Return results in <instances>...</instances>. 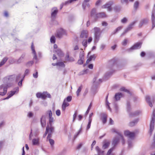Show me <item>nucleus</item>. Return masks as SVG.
Instances as JSON below:
<instances>
[{
	"label": "nucleus",
	"instance_id": "58",
	"mask_svg": "<svg viewBox=\"0 0 155 155\" xmlns=\"http://www.w3.org/2000/svg\"><path fill=\"white\" fill-rule=\"evenodd\" d=\"M49 141L51 146L52 147L53 146L54 143V140L51 139L50 138L49 139Z\"/></svg>",
	"mask_w": 155,
	"mask_h": 155
},
{
	"label": "nucleus",
	"instance_id": "46",
	"mask_svg": "<svg viewBox=\"0 0 155 155\" xmlns=\"http://www.w3.org/2000/svg\"><path fill=\"white\" fill-rule=\"evenodd\" d=\"M130 95L132 96L133 98V101L134 102H135L138 100V97L137 96H136L135 94L132 93V95Z\"/></svg>",
	"mask_w": 155,
	"mask_h": 155
},
{
	"label": "nucleus",
	"instance_id": "45",
	"mask_svg": "<svg viewBox=\"0 0 155 155\" xmlns=\"http://www.w3.org/2000/svg\"><path fill=\"white\" fill-rule=\"evenodd\" d=\"M123 27L122 26H119L112 33V34H115L116 33L118 32V31L120 30Z\"/></svg>",
	"mask_w": 155,
	"mask_h": 155
},
{
	"label": "nucleus",
	"instance_id": "31",
	"mask_svg": "<svg viewBox=\"0 0 155 155\" xmlns=\"http://www.w3.org/2000/svg\"><path fill=\"white\" fill-rule=\"evenodd\" d=\"M44 92H43L42 93H37L36 94V96L38 98H41L43 99H45V97L44 96Z\"/></svg>",
	"mask_w": 155,
	"mask_h": 155
},
{
	"label": "nucleus",
	"instance_id": "6",
	"mask_svg": "<svg viewBox=\"0 0 155 155\" xmlns=\"http://www.w3.org/2000/svg\"><path fill=\"white\" fill-rule=\"evenodd\" d=\"M46 113L48 114L49 116V124L50 127L52 126V123L54 122V118L52 117V113L51 110H47Z\"/></svg>",
	"mask_w": 155,
	"mask_h": 155
},
{
	"label": "nucleus",
	"instance_id": "18",
	"mask_svg": "<svg viewBox=\"0 0 155 155\" xmlns=\"http://www.w3.org/2000/svg\"><path fill=\"white\" fill-rule=\"evenodd\" d=\"M97 78V76L95 77L93 79V85L92 87V89H94L96 88L98 85L99 84V83L97 82H96V80Z\"/></svg>",
	"mask_w": 155,
	"mask_h": 155
},
{
	"label": "nucleus",
	"instance_id": "59",
	"mask_svg": "<svg viewBox=\"0 0 155 155\" xmlns=\"http://www.w3.org/2000/svg\"><path fill=\"white\" fill-rule=\"evenodd\" d=\"M119 136L121 138L122 143V144L123 145H124L125 143V140H124V137L123 135L122 134H121Z\"/></svg>",
	"mask_w": 155,
	"mask_h": 155
},
{
	"label": "nucleus",
	"instance_id": "16",
	"mask_svg": "<svg viewBox=\"0 0 155 155\" xmlns=\"http://www.w3.org/2000/svg\"><path fill=\"white\" fill-rule=\"evenodd\" d=\"M148 22V19L147 18H145L142 19L140 21L139 25V28L142 27L143 25H145L147 24Z\"/></svg>",
	"mask_w": 155,
	"mask_h": 155
},
{
	"label": "nucleus",
	"instance_id": "8",
	"mask_svg": "<svg viewBox=\"0 0 155 155\" xmlns=\"http://www.w3.org/2000/svg\"><path fill=\"white\" fill-rule=\"evenodd\" d=\"M14 91H11L10 92V94L6 97L4 98L1 100H4L8 99L10 97L13 96L16 92H18L19 91V88L18 87H15L14 89Z\"/></svg>",
	"mask_w": 155,
	"mask_h": 155
},
{
	"label": "nucleus",
	"instance_id": "28",
	"mask_svg": "<svg viewBox=\"0 0 155 155\" xmlns=\"http://www.w3.org/2000/svg\"><path fill=\"white\" fill-rule=\"evenodd\" d=\"M65 60L66 61L69 62H72L75 61L74 58L73 57H70L68 54L66 56Z\"/></svg>",
	"mask_w": 155,
	"mask_h": 155
},
{
	"label": "nucleus",
	"instance_id": "2",
	"mask_svg": "<svg viewBox=\"0 0 155 155\" xmlns=\"http://www.w3.org/2000/svg\"><path fill=\"white\" fill-rule=\"evenodd\" d=\"M94 43H97L100 40L101 32L99 28L95 27L94 28Z\"/></svg>",
	"mask_w": 155,
	"mask_h": 155
},
{
	"label": "nucleus",
	"instance_id": "3",
	"mask_svg": "<svg viewBox=\"0 0 155 155\" xmlns=\"http://www.w3.org/2000/svg\"><path fill=\"white\" fill-rule=\"evenodd\" d=\"M155 122V110H154L152 116L151 117V119L150 124V131L149 134L150 136H151L153 132L154 129V123Z\"/></svg>",
	"mask_w": 155,
	"mask_h": 155
},
{
	"label": "nucleus",
	"instance_id": "57",
	"mask_svg": "<svg viewBox=\"0 0 155 155\" xmlns=\"http://www.w3.org/2000/svg\"><path fill=\"white\" fill-rule=\"evenodd\" d=\"M48 124L47 125V126L46 127V131L45 133V134H44L43 136V137L45 138L46 136V135H47V134L48 133Z\"/></svg>",
	"mask_w": 155,
	"mask_h": 155
},
{
	"label": "nucleus",
	"instance_id": "37",
	"mask_svg": "<svg viewBox=\"0 0 155 155\" xmlns=\"http://www.w3.org/2000/svg\"><path fill=\"white\" fill-rule=\"evenodd\" d=\"M139 5V2L138 1H136L134 3V7L135 10H137L138 8Z\"/></svg>",
	"mask_w": 155,
	"mask_h": 155
},
{
	"label": "nucleus",
	"instance_id": "53",
	"mask_svg": "<svg viewBox=\"0 0 155 155\" xmlns=\"http://www.w3.org/2000/svg\"><path fill=\"white\" fill-rule=\"evenodd\" d=\"M57 65L60 66H61L63 67H64L65 65L63 62H57Z\"/></svg>",
	"mask_w": 155,
	"mask_h": 155
},
{
	"label": "nucleus",
	"instance_id": "17",
	"mask_svg": "<svg viewBox=\"0 0 155 155\" xmlns=\"http://www.w3.org/2000/svg\"><path fill=\"white\" fill-rule=\"evenodd\" d=\"M40 122L41 125L43 127H44L46 124V116L42 115L40 118Z\"/></svg>",
	"mask_w": 155,
	"mask_h": 155
},
{
	"label": "nucleus",
	"instance_id": "22",
	"mask_svg": "<svg viewBox=\"0 0 155 155\" xmlns=\"http://www.w3.org/2000/svg\"><path fill=\"white\" fill-rule=\"evenodd\" d=\"M136 23V21H134L129 25L125 30V32H127L128 31L131 30L133 28V26Z\"/></svg>",
	"mask_w": 155,
	"mask_h": 155
},
{
	"label": "nucleus",
	"instance_id": "32",
	"mask_svg": "<svg viewBox=\"0 0 155 155\" xmlns=\"http://www.w3.org/2000/svg\"><path fill=\"white\" fill-rule=\"evenodd\" d=\"M39 139L34 138L32 140V144L34 145H38L39 144Z\"/></svg>",
	"mask_w": 155,
	"mask_h": 155
},
{
	"label": "nucleus",
	"instance_id": "24",
	"mask_svg": "<svg viewBox=\"0 0 155 155\" xmlns=\"http://www.w3.org/2000/svg\"><path fill=\"white\" fill-rule=\"evenodd\" d=\"M90 0H84L82 4V6L84 10L86 9V6H87L88 7H90V5L89 3H87V2H89Z\"/></svg>",
	"mask_w": 155,
	"mask_h": 155
},
{
	"label": "nucleus",
	"instance_id": "35",
	"mask_svg": "<svg viewBox=\"0 0 155 155\" xmlns=\"http://www.w3.org/2000/svg\"><path fill=\"white\" fill-rule=\"evenodd\" d=\"M113 8L116 12H119L121 10V7L120 6L117 5L114 6Z\"/></svg>",
	"mask_w": 155,
	"mask_h": 155
},
{
	"label": "nucleus",
	"instance_id": "62",
	"mask_svg": "<svg viewBox=\"0 0 155 155\" xmlns=\"http://www.w3.org/2000/svg\"><path fill=\"white\" fill-rule=\"evenodd\" d=\"M96 150L97 151L98 154H95V155H101L100 154V148L98 146H97L96 147Z\"/></svg>",
	"mask_w": 155,
	"mask_h": 155
},
{
	"label": "nucleus",
	"instance_id": "23",
	"mask_svg": "<svg viewBox=\"0 0 155 155\" xmlns=\"http://www.w3.org/2000/svg\"><path fill=\"white\" fill-rule=\"evenodd\" d=\"M113 71L108 72H106L104 77L103 80L105 81L107 80L112 75Z\"/></svg>",
	"mask_w": 155,
	"mask_h": 155
},
{
	"label": "nucleus",
	"instance_id": "29",
	"mask_svg": "<svg viewBox=\"0 0 155 155\" xmlns=\"http://www.w3.org/2000/svg\"><path fill=\"white\" fill-rule=\"evenodd\" d=\"M126 108L127 111L129 114L130 112H131V110L132 109L131 106L130 104V103L129 101H127Z\"/></svg>",
	"mask_w": 155,
	"mask_h": 155
},
{
	"label": "nucleus",
	"instance_id": "41",
	"mask_svg": "<svg viewBox=\"0 0 155 155\" xmlns=\"http://www.w3.org/2000/svg\"><path fill=\"white\" fill-rule=\"evenodd\" d=\"M88 70H89L88 69H87L81 71L79 73V75H84V74H87Z\"/></svg>",
	"mask_w": 155,
	"mask_h": 155
},
{
	"label": "nucleus",
	"instance_id": "11",
	"mask_svg": "<svg viewBox=\"0 0 155 155\" xmlns=\"http://www.w3.org/2000/svg\"><path fill=\"white\" fill-rule=\"evenodd\" d=\"M113 4V2L112 1H110L108 3L106 4L105 5H103L101 8H107L108 9V10L109 11H111L112 10V8L111 6Z\"/></svg>",
	"mask_w": 155,
	"mask_h": 155
},
{
	"label": "nucleus",
	"instance_id": "64",
	"mask_svg": "<svg viewBox=\"0 0 155 155\" xmlns=\"http://www.w3.org/2000/svg\"><path fill=\"white\" fill-rule=\"evenodd\" d=\"M120 2L122 4L125 3L127 4L128 3V0H120Z\"/></svg>",
	"mask_w": 155,
	"mask_h": 155
},
{
	"label": "nucleus",
	"instance_id": "15",
	"mask_svg": "<svg viewBox=\"0 0 155 155\" xmlns=\"http://www.w3.org/2000/svg\"><path fill=\"white\" fill-rule=\"evenodd\" d=\"M51 11V16L52 17H56L58 12L57 8L56 7L53 8Z\"/></svg>",
	"mask_w": 155,
	"mask_h": 155
},
{
	"label": "nucleus",
	"instance_id": "34",
	"mask_svg": "<svg viewBox=\"0 0 155 155\" xmlns=\"http://www.w3.org/2000/svg\"><path fill=\"white\" fill-rule=\"evenodd\" d=\"M120 91H123L127 92L130 95H132V93L130 92L129 90L126 89L124 87H122L120 89Z\"/></svg>",
	"mask_w": 155,
	"mask_h": 155
},
{
	"label": "nucleus",
	"instance_id": "33",
	"mask_svg": "<svg viewBox=\"0 0 155 155\" xmlns=\"http://www.w3.org/2000/svg\"><path fill=\"white\" fill-rule=\"evenodd\" d=\"M55 52L57 53V55L59 57H61L63 55V52L61 50L59 49H58L55 50Z\"/></svg>",
	"mask_w": 155,
	"mask_h": 155
},
{
	"label": "nucleus",
	"instance_id": "38",
	"mask_svg": "<svg viewBox=\"0 0 155 155\" xmlns=\"http://www.w3.org/2000/svg\"><path fill=\"white\" fill-rule=\"evenodd\" d=\"M8 58L7 57H5L2 60L1 62L0 63V67L4 65L5 63L6 62Z\"/></svg>",
	"mask_w": 155,
	"mask_h": 155
},
{
	"label": "nucleus",
	"instance_id": "4",
	"mask_svg": "<svg viewBox=\"0 0 155 155\" xmlns=\"http://www.w3.org/2000/svg\"><path fill=\"white\" fill-rule=\"evenodd\" d=\"M142 42H138L135 43L133 46L127 49L129 52L132 51L133 50L139 49L141 48L142 46Z\"/></svg>",
	"mask_w": 155,
	"mask_h": 155
},
{
	"label": "nucleus",
	"instance_id": "42",
	"mask_svg": "<svg viewBox=\"0 0 155 155\" xmlns=\"http://www.w3.org/2000/svg\"><path fill=\"white\" fill-rule=\"evenodd\" d=\"M44 96H45V99L46 97H48L49 98H51V94L48 93L47 91H45L44 92Z\"/></svg>",
	"mask_w": 155,
	"mask_h": 155
},
{
	"label": "nucleus",
	"instance_id": "20",
	"mask_svg": "<svg viewBox=\"0 0 155 155\" xmlns=\"http://www.w3.org/2000/svg\"><path fill=\"white\" fill-rule=\"evenodd\" d=\"M110 144V142L107 140H104L103 142L102 148L103 149L107 148Z\"/></svg>",
	"mask_w": 155,
	"mask_h": 155
},
{
	"label": "nucleus",
	"instance_id": "13",
	"mask_svg": "<svg viewBox=\"0 0 155 155\" xmlns=\"http://www.w3.org/2000/svg\"><path fill=\"white\" fill-rule=\"evenodd\" d=\"M146 100L147 102L149 104L150 106L152 107H153L152 103H154V98L152 99L150 101V97L149 96H147L146 97Z\"/></svg>",
	"mask_w": 155,
	"mask_h": 155
},
{
	"label": "nucleus",
	"instance_id": "40",
	"mask_svg": "<svg viewBox=\"0 0 155 155\" xmlns=\"http://www.w3.org/2000/svg\"><path fill=\"white\" fill-rule=\"evenodd\" d=\"M51 22L53 23V24L57 25L58 24V21L56 20L55 18L56 17H52L51 16Z\"/></svg>",
	"mask_w": 155,
	"mask_h": 155
},
{
	"label": "nucleus",
	"instance_id": "5",
	"mask_svg": "<svg viewBox=\"0 0 155 155\" xmlns=\"http://www.w3.org/2000/svg\"><path fill=\"white\" fill-rule=\"evenodd\" d=\"M8 85L5 84H2L0 86V91H3V92L0 91V96H4L7 93Z\"/></svg>",
	"mask_w": 155,
	"mask_h": 155
},
{
	"label": "nucleus",
	"instance_id": "43",
	"mask_svg": "<svg viewBox=\"0 0 155 155\" xmlns=\"http://www.w3.org/2000/svg\"><path fill=\"white\" fill-rule=\"evenodd\" d=\"M151 147L152 148L155 147V134H154L153 138V142L151 145Z\"/></svg>",
	"mask_w": 155,
	"mask_h": 155
},
{
	"label": "nucleus",
	"instance_id": "14",
	"mask_svg": "<svg viewBox=\"0 0 155 155\" xmlns=\"http://www.w3.org/2000/svg\"><path fill=\"white\" fill-rule=\"evenodd\" d=\"M141 113V111H140L139 110H137L133 112H130L129 114V117L131 118L134 117L138 116Z\"/></svg>",
	"mask_w": 155,
	"mask_h": 155
},
{
	"label": "nucleus",
	"instance_id": "54",
	"mask_svg": "<svg viewBox=\"0 0 155 155\" xmlns=\"http://www.w3.org/2000/svg\"><path fill=\"white\" fill-rule=\"evenodd\" d=\"M135 134L133 132H130L128 136L130 138H134V137Z\"/></svg>",
	"mask_w": 155,
	"mask_h": 155
},
{
	"label": "nucleus",
	"instance_id": "47",
	"mask_svg": "<svg viewBox=\"0 0 155 155\" xmlns=\"http://www.w3.org/2000/svg\"><path fill=\"white\" fill-rule=\"evenodd\" d=\"M96 57V56L95 54H93L90 56L89 58V59L91 61L92 60L94 61Z\"/></svg>",
	"mask_w": 155,
	"mask_h": 155
},
{
	"label": "nucleus",
	"instance_id": "61",
	"mask_svg": "<svg viewBox=\"0 0 155 155\" xmlns=\"http://www.w3.org/2000/svg\"><path fill=\"white\" fill-rule=\"evenodd\" d=\"M31 49L32 51L33 52H35V46L34 45L33 42H32L31 44Z\"/></svg>",
	"mask_w": 155,
	"mask_h": 155
},
{
	"label": "nucleus",
	"instance_id": "36",
	"mask_svg": "<svg viewBox=\"0 0 155 155\" xmlns=\"http://www.w3.org/2000/svg\"><path fill=\"white\" fill-rule=\"evenodd\" d=\"M34 64V61H29L26 63L25 65L27 67H29L32 66Z\"/></svg>",
	"mask_w": 155,
	"mask_h": 155
},
{
	"label": "nucleus",
	"instance_id": "10",
	"mask_svg": "<svg viewBox=\"0 0 155 155\" xmlns=\"http://www.w3.org/2000/svg\"><path fill=\"white\" fill-rule=\"evenodd\" d=\"M100 117L103 124H106L107 122V115L105 113H101L100 114Z\"/></svg>",
	"mask_w": 155,
	"mask_h": 155
},
{
	"label": "nucleus",
	"instance_id": "1",
	"mask_svg": "<svg viewBox=\"0 0 155 155\" xmlns=\"http://www.w3.org/2000/svg\"><path fill=\"white\" fill-rule=\"evenodd\" d=\"M106 16L104 12H101L97 13L96 9L93 8L91 10L89 18V19H92L91 22L93 23L97 21L98 18H104Z\"/></svg>",
	"mask_w": 155,
	"mask_h": 155
},
{
	"label": "nucleus",
	"instance_id": "52",
	"mask_svg": "<svg viewBox=\"0 0 155 155\" xmlns=\"http://www.w3.org/2000/svg\"><path fill=\"white\" fill-rule=\"evenodd\" d=\"M72 99V97L71 96H68L65 99H65V101H66L68 102H70Z\"/></svg>",
	"mask_w": 155,
	"mask_h": 155
},
{
	"label": "nucleus",
	"instance_id": "48",
	"mask_svg": "<svg viewBox=\"0 0 155 155\" xmlns=\"http://www.w3.org/2000/svg\"><path fill=\"white\" fill-rule=\"evenodd\" d=\"M48 132L49 133H53L54 130V128L53 127H52V126L51 127H49V125H48Z\"/></svg>",
	"mask_w": 155,
	"mask_h": 155
},
{
	"label": "nucleus",
	"instance_id": "26",
	"mask_svg": "<svg viewBox=\"0 0 155 155\" xmlns=\"http://www.w3.org/2000/svg\"><path fill=\"white\" fill-rule=\"evenodd\" d=\"M123 95V94L121 92L116 93L114 96L115 100L117 101L119 100L120 98L122 97Z\"/></svg>",
	"mask_w": 155,
	"mask_h": 155
},
{
	"label": "nucleus",
	"instance_id": "49",
	"mask_svg": "<svg viewBox=\"0 0 155 155\" xmlns=\"http://www.w3.org/2000/svg\"><path fill=\"white\" fill-rule=\"evenodd\" d=\"M82 89V86L81 85L80 86L78 87L77 91H76V94L77 96H78L79 95V93L81 91Z\"/></svg>",
	"mask_w": 155,
	"mask_h": 155
},
{
	"label": "nucleus",
	"instance_id": "44",
	"mask_svg": "<svg viewBox=\"0 0 155 155\" xmlns=\"http://www.w3.org/2000/svg\"><path fill=\"white\" fill-rule=\"evenodd\" d=\"M84 51H81L80 52L79 55V58L81 59H84Z\"/></svg>",
	"mask_w": 155,
	"mask_h": 155
},
{
	"label": "nucleus",
	"instance_id": "27",
	"mask_svg": "<svg viewBox=\"0 0 155 155\" xmlns=\"http://www.w3.org/2000/svg\"><path fill=\"white\" fill-rule=\"evenodd\" d=\"M69 105V104L68 103L66 102L65 99H64L62 105V110L64 111L66 109V107L68 106Z\"/></svg>",
	"mask_w": 155,
	"mask_h": 155
},
{
	"label": "nucleus",
	"instance_id": "50",
	"mask_svg": "<svg viewBox=\"0 0 155 155\" xmlns=\"http://www.w3.org/2000/svg\"><path fill=\"white\" fill-rule=\"evenodd\" d=\"M78 114V112L77 110H76L74 113V114L73 115V122H74L76 119Z\"/></svg>",
	"mask_w": 155,
	"mask_h": 155
},
{
	"label": "nucleus",
	"instance_id": "9",
	"mask_svg": "<svg viewBox=\"0 0 155 155\" xmlns=\"http://www.w3.org/2000/svg\"><path fill=\"white\" fill-rule=\"evenodd\" d=\"M155 8V4L154 5ZM151 20L152 23V29L155 27V9H153L152 11Z\"/></svg>",
	"mask_w": 155,
	"mask_h": 155
},
{
	"label": "nucleus",
	"instance_id": "7",
	"mask_svg": "<svg viewBox=\"0 0 155 155\" xmlns=\"http://www.w3.org/2000/svg\"><path fill=\"white\" fill-rule=\"evenodd\" d=\"M117 59L115 58H113L109 61L108 62L109 68L112 69L117 64Z\"/></svg>",
	"mask_w": 155,
	"mask_h": 155
},
{
	"label": "nucleus",
	"instance_id": "55",
	"mask_svg": "<svg viewBox=\"0 0 155 155\" xmlns=\"http://www.w3.org/2000/svg\"><path fill=\"white\" fill-rule=\"evenodd\" d=\"M84 62V59L79 58L78 61L77 63L80 65L82 64Z\"/></svg>",
	"mask_w": 155,
	"mask_h": 155
},
{
	"label": "nucleus",
	"instance_id": "63",
	"mask_svg": "<svg viewBox=\"0 0 155 155\" xmlns=\"http://www.w3.org/2000/svg\"><path fill=\"white\" fill-rule=\"evenodd\" d=\"M127 19L126 17H124L121 19V21L122 23H125L127 22Z\"/></svg>",
	"mask_w": 155,
	"mask_h": 155
},
{
	"label": "nucleus",
	"instance_id": "39",
	"mask_svg": "<svg viewBox=\"0 0 155 155\" xmlns=\"http://www.w3.org/2000/svg\"><path fill=\"white\" fill-rule=\"evenodd\" d=\"M141 66V64L140 63H139L137 64L136 65L134 66L133 67V70L136 71L139 69L140 67Z\"/></svg>",
	"mask_w": 155,
	"mask_h": 155
},
{
	"label": "nucleus",
	"instance_id": "19",
	"mask_svg": "<svg viewBox=\"0 0 155 155\" xmlns=\"http://www.w3.org/2000/svg\"><path fill=\"white\" fill-rule=\"evenodd\" d=\"M25 55L26 54L25 53L22 54L20 57L16 61V63L17 64H19L23 62Z\"/></svg>",
	"mask_w": 155,
	"mask_h": 155
},
{
	"label": "nucleus",
	"instance_id": "56",
	"mask_svg": "<svg viewBox=\"0 0 155 155\" xmlns=\"http://www.w3.org/2000/svg\"><path fill=\"white\" fill-rule=\"evenodd\" d=\"M114 147H112V148H111L108 151L107 153V155H110L111 154V152H112V151H113V150L114 149Z\"/></svg>",
	"mask_w": 155,
	"mask_h": 155
},
{
	"label": "nucleus",
	"instance_id": "30",
	"mask_svg": "<svg viewBox=\"0 0 155 155\" xmlns=\"http://www.w3.org/2000/svg\"><path fill=\"white\" fill-rule=\"evenodd\" d=\"M139 119H136L130 122L129 124V126L130 127L134 126L137 123Z\"/></svg>",
	"mask_w": 155,
	"mask_h": 155
},
{
	"label": "nucleus",
	"instance_id": "12",
	"mask_svg": "<svg viewBox=\"0 0 155 155\" xmlns=\"http://www.w3.org/2000/svg\"><path fill=\"white\" fill-rule=\"evenodd\" d=\"M64 34H66V32L63 28H61L60 30L58 31L57 32L56 36L59 38H61L63 35Z\"/></svg>",
	"mask_w": 155,
	"mask_h": 155
},
{
	"label": "nucleus",
	"instance_id": "25",
	"mask_svg": "<svg viewBox=\"0 0 155 155\" xmlns=\"http://www.w3.org/2000/svg\"><path fill=\"white\" fill-rule=\"evenodd\" d=\"M120 138L117 137H114L112 141V144L114 147H115L119 143V142Z\"/></svg>",
	"mask_w": 155,
	"mask_h": 155
},
{
	"label": "nucleus",
	"instance_id": "51",
	"mask_svg": "<svg viewBox=\"0 0 155 155\" xmlns=\"http://www.w3.org/2000/svg\"><path fill=\"white\" fill-rule=\"evenodd\" d=\"M56 39L54 36H52L50 38V41L51 43H54L55 42Z\"/></svg>",
	"mask_w": 155,
	"mask_h": 155
},
{
	"label": "nucleus",
	"instance_id": "21",
	"mask_svg": "<svg viewBox=\"0 0 155 155\" xmlns=\"http://www.w3.org/2000/svg\"><path fill=\"white\" fill-rule=\"evenodd\" d=\"M88 35V32L87 31L83 30L82 31L80 35L81 38H87Z\"/></svg>",
	"mask_w": 155,
	"mask_h": 155
},
{
	"label": "nucleus",
	"instance_id": "60",
	"mask_svg": "<svg viewBox=\"0 0 155 155\" xmlns=\"http://www.w3.org/2000/svg\"><path fill=\"white\" fill-rule=\"evenodd\" d=\"M111 131H112V132L116 133L119 136L121 134L120 133L118 132L115 129H114V128L112 129V130H111Z\"/></svg>",
	"mask_w": 155,
	"mask_h": 155
}]
</instances>
